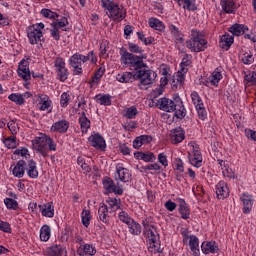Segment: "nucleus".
I'll return each instance as SVG.
<instances>
[{
    "mask_svg": "<svg viewBox=\"0 0 256 256\" xmlns=\"http://www.w3.org/2000/svg\"><path fill=\"white\" fill-rule=\"evenodd\" d=\"M157 105L161 111H166L167 113H174L177 119H185L187 115V109L183 105V100L181 97L176 96L173 100L169 98H160L157 102Z\"/></svg>",
    "mask_w": 256,
    "mask_h": 256,
    "instance_id": "nucleus-1",
    "label": "nucleus"
},
{
    "mask_svg": "<svg viewBox=\"0 0 256 256\" xmlns=\"http://www.w3.org/2000/svg\"><path fill=\"white\" fill-rule=\"evenodd\" d=\"M90 61L92 64L97 63V55L94 51H90L86 56L75 53L69 59V65L72 67L73 75H83V64Z\"/></svg>",
    "mask_w": 256,
    "mask_h": 256,
    "instance_id": "nucleus-2",
    "label": "nucleus"
},
{
    "mask_svg": "<svg viewBox=\"0 0 256 256\" xmlns=\"http://www.w3.org/2000/svg\"><path fill=\"white\" fill-rule=\"evenodd\" d=\"M207 47L208 42L203 37V34L197 29H192L190 39L186 41V48L192 53H201L202 51H205Z\"/></svg>",
    "mask_w": 256,
    "mask_h": 256,
    "instance_id": "nucleus-3",
    "label": "nucleus"
},
{
    "mask_svg": "<svg viewBox=\"0 0 256 256\" xmlns=\"http://www.w3.org/2000/svg\"><path fill=\"white\" fill-rule=\"evenodd\" d=\"M134 77L140 80L138 87L143 90L151 87L155 83L157 72L149 69L146 64V67H142L134 72Z\"/></svg>",
    "mask_w": 256,
    "mask_h": 256,
    "instance_id": "nucleus-4",
    "label": "nucleus"
},
{
    "mask_svg": "<svg viewBox=\"0 0 256 256\" xmlns=\"http://www.w3.org/2000/svg\"><path fill=\"white\" fill-rule=\"evenodd\" d=\"M120 61L122 65H127L131 67L136 73L138 69H143V67H147V64L143 62V57L134 55L133 53H129L127 49H120Z\"/></svg>",
    "mask_w": 256,
    "mask_h": 256,
    "instance_id": "nucleus-5",
    "label": "nucleus"
},
{
    "mask_svg": "<svg viewBox=\"0 0 256 256\" xmlns=\"http://www.w3.org/2000/svg\"><path fill=\"white\" fill-rule=\"evenodd\" d=\"M102 7L107 9L108 17L116 21L117 23H121L125 17H127V11L122 5H119L110 0H102Z\"/></svg>",
    "mask_w": 256,
    "mask_h": 256,
    "instance_id": "nucleus-6",
    "label": "nucleus"
},
{
    "mask_svg": "<svg viewBox=\"0 0 256 256\" xmlns=\"http://www.w3.org/2000/svg\"><path fill=\"white\" fill-rule=\"evenodd\" d=\"M188 147H190V151H192V154L189 153V162L193 167H196L199 169L201 165H203V155H201V149L199 148V145L195 142H190L188 144Z\"/></svg>",
    "mask_w": 256,
    "mask_h": 256,
    "instance_id": "nucleus-7",
    "label": "nucleus"
},
{
    "mask_svg": "<svg viewBox=\"0 0 256 256\" xmlns=\"http://www.w3.org/2000/svg\"><path fill=\"white\" fill-rule=\"evenodd\" d=\"M33 150L42 157H49V148L47 145V135H41L32 140Z\"/></svg>",
    "mask_w": 256,
    "mask_h": 256,
    "instance_id": "nucleus-8",
    "label": "nucleus"
},
{
    "mask_svg": "<svg viewBox=\"0 0 256 256\" xmlns=\"http://www.w3.org/2000/svg\"><path fill=\"white\" fill-rule=\"evenodd\" d=\"M31 61L30 57H27L26 59H22L18 64V76L25 81L24 87H27V85H31V70H29V62Z\"/></svg>",
    "mask_w": 256,
    "mask_h": 256,
    "instance_id": "nucleus-9",
    "label": "nucleus"
},
{
    "mask_svg": "<svg viewBox=\"0 0 256 256\" xmlns=\"http://www.w3.org/2000/svg\"><path fill=\"white\" fill-rule=\"evenodd\" d=\"M54 67L56 68L58 79L62 81V83L67 81L69 78V71L65 67V59L57 57L54 60Z\"/></svg>",
    "mask_w": 256,
    "mask_h": 256,
    "instance_id": "nucleus-10",
    "label": "nucleus"
},
{
    "mask_svg": "<svg viewBox=\"0 0 256 256\" xmlns=\"http://www.w3.org/2000/svg\"><path fill=\"white\" fill-rule=\"evenodd\" d=\"M27 37L29 39L30 45H41V43H45V37H43V31L32 28L31 26L28 28Z\"/></svg>",
    "mask_w": 256,
    "mask_h": 256,
    "instance_id": "nucleus-11",
    "label": "nucleus"
},
{
    "mask_svg": "<svg viewBox=\"0 0 256 256\" xmlns=\"http://www.w3.org/2000/svg\"><path fill=\"white\" fill-rule=\"evenodd\" d=\"M103 187L108 193L123 195V187L115 185V182L110 177H105L103 179Z\"/></svg>",
    "mask_w": 256,
    "mask_h": 256,
    "instance_id": "nucleus-12",
    "label": "nucleus"
},
{
    "mask_svg": "<svg viewBox=\"0 0 256 256\" xmlns=\"http://www.w3.org/2000/svg\"><path fill=\"white\" fill-rule=\"evenodd\" d=\"M88 141L91 147H94L99 151H105V148L107 147V144L105 143V138H103V136H101L99 133L89 136Z\"/></svg>",
    "mask_w": 256,
    "mask_h": 256,
    "instance_id": "nucleus-13",
    "label": "nucleus"
},
{
    "mask_svg": "<svg viewBox=\"0 0 256 256\" xmlns=\"http://www.w3.org/2000/svg\"><path fill=\"white\" fill-rule=\"evenodd\" d=\"M53 101L51 98L45 94L38 95V107L40 111H47V113H51L53 111Z\"/></svg>",
    "mask_w": 256,
    "mask_h": 256,
    "instance_id": "nucleus-14",
    "label": "nucleus"
},
{
    "mask_svg": "<svg viewBox=\"0 0 256 256\" xmlns=\"http://www.w3.org/2000/svg\"><path fill=\"white\" fill-rule=\"evenodd\" d=\"M170 141L172 145H179L185 141V130L181 127L174 128L170 131Z\"/></svg>",
    "mask_w": 256,
    "mask_h": 256,
    "instance_id": "nucleus-15",
    "label": "nucleus"
},
{
    "mask_svg": "<svg viewBox=\"0 0 256 256\" xmlns=\"http://www.w3.org/2000/svg\"><path fill=\"white\" fill-rule=\"evenodd\" d=\"M187 71H189L188 68H181V70L176 73V76H174L171 83L174 91H176L178 87L185 85V75H187Z\"/></svg>",
    "mask_w": 256,
    "mask_h": 256,
    "instance_id": "nucleus-16",
    "label": "nucleus"
},
{
    "mask_svg": "<svg viewBox=\"0 0 256 256\" xmlns=\"http://www.w3.org/2000/svg\"><path fill=\"white\" fill-rule=\"evenodd\" d=\"M240 201H242L243 204V213L245 215H249V213H251V211L253 210V203L255 201L253 199V195L249 193H243L240 196Z\"/></svg>",
    "mask_w": 256,
    "mask_h": 256,
    "instance_id": "nucleus-17",
    "label": "nucleus"
},
{
    "mask_svg": "<svg viewBox=\"0 0 256 256\" xmlns=\"http://www.w3.org/2000/svg\"><path fill=\"white\" fill-rule=\"evenodd\" d=\"M47 256H67V249L61 244H54L45 250Z\"/></svg>",
    "mask_w": 256,
    "mask_h": 256,
    "instance_id": "nucleus-18",
    "label": "nucleus"
},
{
    "mask_svg": "<svg viewBox=\"0 0 256 256\" xmlns=\"http://www.w3.org/2000/svg\"><path fill=\"white\" fill-rule=\"evenodd\" d=\"M142 225L144 227V233L146 235H150V237H155L157 235V229L155 228V223L153 222V218L147 217L142 221Z\"/></svg>",
    "mask_w": 256,
    "mask_h": 256,
    "instance_id": "nucleus-19",
    "label": "nucleus"
},
{
    "mask_svg": "<svg viewBox=\"0 0 256 256\" xmlns=\"http://www.w3.org/2000/svg\"><path fill=\"white\" fill-rule=\"evenodd\" d=\"M116 181H122V183H129L131 179V172L127 168L118 167L115 173Z\"/></svg>",
    "mask_w": 256,
    "mask_h": 256,
    "instance_id": "nucleus-20",
    "label": "nucleus"
},
{
    "mask_svg": "<svg viewBox=\"0 0 256 256\" xmlns=\"http://www.w3.org/2000/svg\"><path fill=\"white\" fill-rule=\"evenodd\" d=\"M109 213H111L109 207L105 203L100 204L98 208V217L105 225H109V221H111Z\"/></svg>",
    "mask_w": 256,
    "mask_h": 256,
    "instance_id": "nucleus-21",
    "label": "nucleus"
},
{
    "mask_svg": "<svg viewBox=\"0 0 256 256\" xmlns=\"http://www.w3.org/2000/svg\"><path fill=\"white\" fill-rule=\"evenodd\" d=\"M234 41H235V37L229 33H226L221 37L219 41V47L221 49H224V51H229Z\"/></svg>",
    "mask_w": 256,
    "mask_h": 256,
    "instance_id": "nucleus-22",
    "label": "nucleus"
},
{
    "mask_svg": "<svg viewBox=\"0 0 256 256\" xmlns=\"http://www.w3.org/2000/svg\"><path fill=\"white\" fill-rule=\"evenodd\" d=\"M216 195L218 199H227V197H229V187L225 181H220L217 183Z\"/></svg>",
    "mask_w": 256,
    "mask_h": 256,
    "instance_id": "nucleus-23",
    "label": "nucleus"
},
{
    "mask_svg": "<svg viewBox=\"0 0 256 256\" xmlns=\"http://www.w3.org/2000/svg\"><path fill=\"white\" fill-rule=\"evenodd\" d=\"M25 167H27V162L25 160H19L12 170V175L21 179L25 175Z\"/></svg>",
    "mask_w": 256,
    "mask_h": 256,
    "instance_id": "nucleus-24",
    "label": "nucleus"
},
{
    "mask_svg": "<svg viewBox=\"0 0 256 256\" xmlns=\"http://www.w3.org/2000/svg\"><path fill=\"white\" fill-rule=\"evenodd\" d=\"M40 213L43 217L52 218L55 215V207L53 206V202H48L43 205H39Z\"/></svg>",
    "mask_w": 256,
    "mask_h": 256,
    "instance_id": "nucleus-25",
    "label": "nucleus"
},
{
    "mask_svg": "<svg viewBox=\"0 0 256 256\" xmlns=\"http://www.w3.org/2000/svg\"><path fill=\"white\" fill-rule=\"evenodd\" d=\"M149 242H148V251L149 253H163V249H161V244L157 242V235L155 236H149Z\"/></svg>",
    "mask_w": 256,
    "mask_h": 256,
    "instance_id": "nucleus-26",
    "label": "nucleus"
},
{
    "mask_svg": "<svg viewBox=\"0 0 256 256\" xmlns=\"http://www.w3.org/2000/svg\"><path fill=\"white\" fill-rule=\"evenodd\" d=\"M228 31L230 33H232V35L236 36V37H240V35H245V33H247V31H249V27H247V25L245 24H234L232 25Z\"/></svg>",
    "mask_w": 256,
    "mask_h": 256,
    "instance_id": "nucleus-27",
    "label": "nucleus"
},
{
    "mask_svg": "<svg viewBox=\"0 0 256 256\" xmlns=\"http://www.w3.org/2000/svg\"><path fill=\"white\" fill-rule=\"evenodd\" d=\"M76 253L79 256H85V255L93 256L95 255V253H97V249H95V246L91 244H84L77 249Z\"/></svg>",
    "mask_w": 256,
    "mask_h": 256,
    "instance_id": "nucleus-28",
    "label": "nucleus"
},
{
    "mask_svg": "<svg viewBox=\"0 0 256 256\" xmlns=\"http://www.w3.org/2000/svg\"><path fill=\"white\" fill-rule=\"evenodd\" d=\"M51 131L56 133H67V131H69V121L60 120L55 122L51 127Z\"/></svg>",
    "mask_w": 256,
    "mask_h": 256,
    "instance_id": "nucleus-29",
    "label": "nucleus"
},
{
    "mask_svg": "<svg viewBox=\"0 0 256 256\" xmlns=\"http://www.w3.org/2000/svg\"><path fill=\"white\" fill-rule=\"evenodd\" d=\"M26 171L30 179H37V177H39V171L37 170V162H35L34 160L28 161Z\"/></svg>",
    "mask_w": 256,
    "mask_h": 256,
    "instance_id": "nucleus-30",
    "label": "nucleus"
},
{
    "mask_svg": "<svg viewBox=\"0 0 256 256\" xmlns=\"http://www.w3.org/2000/svg\"><path fill=\"white\" fill-rule=\"evenodd\" d=\"M78 123L80 125L82 133H87V131H89V129L91 128V120L87 118V114L85 112L81 113L78 119Z\"/></svg>",
    "mask_w": 256,
    "mask_h": 256,
    "instance_id": "nucleus-31",
    "label": "nucleus"
},
{
    "mask_svg": "<svg viewBox=\"0 0 256 256\" xmlns=\"http://www.w3.org/2000/svg\"><path fill=\"white\" fill-rule=\"evenodd\" d=\"M135 159H138L140 161H145V163H153L157 158L155 157V154L152 152L144 153V152H135L134 153Z\"/></svg>",
    "mask_w": 256,
    "mask_h": 256,
    "instance_id": "nucleus-32",
    "label": "nucleus"
},
{
    "mask_svg": "<svg viewBox=\"0 0 256 256\" xmlns=\"http://www.w3.org/2000/svg\"><path fill=\"white\" fill-rule=\"evenodd\" d=\"M202 252L205 253V255H208V253H217V243L215 241H206L201 244Z\"/></svg>",
    "mask_w": 256,
    "mask_h": 256,
    "instance_id": "nucleus-33",
    "label": "nucleus"
},
{
    "mask_svg": "<svg viewBox=\"0 0 256 256\" xmlns=\"http://www.w3.org/2000/svg\"><path fill=\"white\" fill-rule=\"evenodd\" d=\"M117 81L120 83H133L135 81V73L133 72H124L121 74H118L116 76Z\"/></svg>",
    "mask_w": 256,
    "mask_h": 256,
    "instance_id": "nucleus-34",
    "label": "nucleus"
},
{
    "mask_svg": "<svg viewBox=\"0 0 256 256\" xmlns=\"http://www.w3.org/2000/svg\"><path fill=\"white\" fill-rule=\"evenodd\" d=\"M178 5L182 9H185L186 11H197V5L195 4V0H176Z\"/></svg>",
    "mask_w": 256,
    "mask_h": 256,
    "instance_id": "nucleus-35",
    "label": "nucleus"
},
{
    "mask_svg": "<svg viewBox=\"0 0 256 256\" xmlns=\"http://www.w3.org/2000/svg\"><path fill=\"white\" fill-rule=\"evenodd\" d=\"M179 213L182 219H189L191 215V211L189 210V206L183 199H179Z\"/></svg>",
    "mask_w": 256,
    "mask_h": 256,
    "instance_id": "nucleus-36",
    "label": "nucleus"
},
{
    "mask_svg": "<svg viewBox=\"0 0 256 256\" xmlns=\"http://www.w3.org/2000/svg\"><path fill=\"white\" fill-rule=\"evenodd\" d=\"M220 5L224 13H235V2L233 0H221Z\"/></svg>",
    "mask_w": 256,
    "mask_h": 256,
    "instance_id": "nucleus-37",
    "label": "nucleus"
},
{
    "mask_svg": "<svg viewBox=\"0 0 256 256\" xmlns=\"http://www.w3.org/2000/svg\"><path fill=\"white\" fill-rule=\"evenodd\" d=\"M106 203L108 204V210H110V213H115V211L119 210L121 208V199L117 198H109L106 200Z\"/></svg>",
    "mask_w": 256,
    "mask_h": 256,
    "instance_id": "nucleus-38",
    "label": "nucleus"
},
{
    "mask_svg": "<svg viewBox=\"0 0 256 256\" xmlns=\"http://www.w3.org/2000/svg\"><path fill=\"white\" fill-rule=\"evenodd\" d=\"M190 250L195 255H199V238L195 235H190V240H188V244Z\"/></svg>",
    "mask_w": 256,
    "mask_h": 256,
    "instance_id": "nucleus-39",
    "label": "nucleus"
},
{
    "mask_svg": "<svg viewBox=\"0 0 256 256\" xmlns=\"http://www.w3.org/2000/svg\"><path fill=\"white\" fill-rule=\"evenodd\" d=\"M148 24L151 29H155L156 31L160 32L165 31V24H163V22L157 18H150Z\"/></svg>",
    "mask_w": 256,
    "mask_h": 256,
    "instance_id": "nucleus-40",
    "label": "nucleus"
},
{
    "mask_svg": "<svg viewBox=\"0 0 256 256\" xmlns=\"http://www.w3.org/2000/svg\"><path fill=\"white\" fill-rule=\"evenodd\" d=\"M67 25H69V20H67V17H61L60 19H57L55 22L52 23V27H56L57 29H61L62 31H69Z\"/></svg>",
    "mask_w": 256,
    "mask_h": 256,
    "instance_id": "nucleus-41",
    "label": "nucleus"
},
{
    "mask_svg": "<svg viewBox=\"0 0 256 256\" xmlns=\"http://www.w3.org/2000/svg\"><path fill=\"white\" fill-rule=\"evenodd\" d=\"M169 31L172 35V37H174V39H176V41H178L179 43H183L184 39H183V33L181 32V30H179V28L173 24H171L169 26Z\"/></svg>",
    "mask_w": 256,
    "mask_h": 256,
    "instance_id": "nucleus-42",
    "label": "nucleus"
},
{
    "mask_svg": "<svg viewBox=\"0 0 256 256\" xmlns=\"http://www.w3.org/2000/svg\"><path fill=\"white\" fill-rule=\"evenodd\" d=\"M128 231L131 235H141V224L137 223L135 220H132V222L128 224Z\"/></svg>",
    "mask_w": 256,
    "mask_h": 256,
    "instance_id": "nucleus-43",
    "label": "nucleus"
},
{
    "mask_svg": "<svg viewBox=\"0 0 256 256\" xmlns=\"http://www.w3.org/2000/svg\"><path fill=\"white\" fill-rule=\"evenodd\" d=\"M49 239H51V227L43 225L40 229V240L47 242Z\"/></svg>",
    "mask_w": 256,
    "mask_h": 256,
    "instance_id": "nucleus-44",
    "label": "nucleus"
},
{
    "mask_svg": "<svg viewBox=\"0 0 256 256\" xmlns=\"http://www.w3.org/2000/svg\"><path fill=\"white\" fill-rule=\"evenodd\" d=\"M105 74V68L100 67L95 72L94 76L89 81L90 85H99V81H101V77Z\"/></svg>",
    "mask_w": 256,
    "mask_h": 256,
    "instance_id": "nucleus-45",
    "label": "nucleus"
},
{
    "mask_svg": "<svg viewBox=\"0 0 256 256\" xmlns=\"http://www.w3.org/2000/svg\"><path fill=\"white\" fill-rule=\"evenodd\" d=\"M190 97H191V101H192L193 105L195 106V109L197 107H203V105H205L203 103V99H201V96L199 95V92L193 91L191 93Z\"/></svg>",
    "mask_w": 256,
    "mask_h": 256,
    "instance_id": "nucleus-46",
    "label": "nucleus"
},
{
    "mask_svg": "<svg viewBox=\"0 0 256 256\" xmlns=\"http://www.w3.org/2000/svg\"><path fill=\"white\" fill-rule=\"evenodd\" d=\"M94 99H96L101 105H111V95L109 94H98Z\"/></svg>",
    "mask_w": 256,
    "mask_h": 256,
    "instance_id": "nucleus-47",
    "label": "nucleus"
},
{
    "mask_svg": "<svg viewBox=\"0 0 256 256\" xmlns=\"http://www.w3.org/2000/svg\"><path fill=\"white\" fill-rule=\"evenodd\" d=\"M221 79H223V75L219 71H214L209 77V81L214 87H217L219 85V81H221Z\"/></svg>",
    "mask_w": 256,
    "mask_h": 256,
    "instance_id": "nucleus-48",
    "label": "nucleus"
},
{
    "mask_svg": "<svg viewBox=\"0 0 256 256\" xmlns=\"http://www.w3.org/2000/svg\"><path fill=\"white\" fill-rule=\"evenodd\" d=\"M4 205L7 207V209H10L12 211H17V209H19V203L12 198H5Z\"/></svg>",
    "mask_w": 256,
    "mask_h": 256,
    "instance_id": "nucleus-49",
    "label": "nucleus"
},
{
    "mask_svg": "<svg viewBox=\"0 0 256 256\" xmlns=\"http://www.w3.org/2000/svg\"><path fill=\"white\" fill-rule=\"evenodd\" d=\"M81 219L84 227H89V225H91V211L83 210L81 213Z\"/></svg>",
    "mask_w": 256,
    "mask_h": 256,
    "instance_id": "nucleus-50",
    "label": "nucleus"
},
{
    "mask_svg": "<svg viewBox=\"0 0 256 256\" xmlns=\"http://www.w3.org/2000/svg\"><path fill=\"white\" fill-rule=\"evenodd\" d=\"M137 115H139V111L137 110V107L131 106L125 110L124 117H126V119H135Z\"/></svg>",
    "mask_w": 256,
    "mask_h": 256,
    "instance_id": "nucleus-51",
    "label": "nucleus"
},
{
    "mask_svg": "<svg viewBox=\"0 0 256 256\" xmlns=\"http://www.w3.org/2000/svg\"><path fill=\"white\" fill-rule=\"evenodd\" d=\"M71 235H73V231H71L70 227H66L62 232L60 236L61 243H67L69 241Z\"/></svg>",
    "mask_w": 256,
    "mask_h": 256,
    "instance_id": "nucleus-52",
    "label": "nucleus"
},
{
    "mask_svg": "<svg viewBox=\"0 0 256 256\" xmlns=\"http://www.w3.org/2000/svg\"><path fill=\"white\" fill-rule=\"evenodd\" d=\"M8 99L13 101V103H17V105H23V103H25V99H23L21 94H10Z\"/></svg>",
    "mask_w": 256,
    "mask_h": 256,
    "instance_id": "nucleus-53",
    "label": "nucleus"
},
{
    "mask_svg": "<svg viewBox=\"0 0 256 256\" xmlns=\"http://www.w3.org/2000/svg\"><path fill=\"white\" fill-rule=\"evenodd\" d=\"M241 61L244 65H251L255 61V58L251 52H246L243 54Z\"/></svg>",
    "mask_w": 256,
    "mask_h": 256,
    "instance_id": "nucleus-54",
    "label": "nucleus"
},
{
    "mask_svg": "<svg viewBox=\"0 0 256 256\" xmlns=\"http://www.w3.org/2000/svg\"><path fill=\"white\" fill-rule=\"evenodd\" d=\"M41 15L46 19H57L59 17V14L45 8L41 10Z\"/></svg>",
    "mask_w": 256,
    "mask_h": 256,
    "instance_id": "nucleus-55",
    "label": "nucleus"
},
{
    "mask_svg": "<svg viewBox=\"0 0 256 256\" xmlns=\"http://www.w3.org/2000/svg\"><path fill=\"white\" fill-rule=\"evenodd\" d=\"M4 145L7 149H15L17 147V140L15 137H9L4 140Z\"/></svg>",
    "mask_w": 256,
    "mask_h": 256,
    "instance_id": "nucleus-56",
    "label": "nucleus"
},
{
    "mask_svg": "<svg viewBox=\"0 0 256 256\" xmlns=\"http://www.w3.org/2000/svg\"><path fill=\"white\" fill-rule=\"evenodd\" d=\"M196 111L199 119H201L202 121H205L207 119V110L205 109V104L196 107Z\"/></svg>",
    "mask_w": 256,
    "mask_h": 256,
    "instance_id": "nucleus-57",
    "label": "nucleus"
},
{
    "mask_svg": "<svg viewBox=\"0 0 256 256\" xmlns=\"http://www.w3.org/2000/svg\"><path fill=\"white\" fill-rule=\"evenodd\" d=\"M118 217L119 220L122 221V223H125L126 225H128L129 223H133V218L129 217V214H127V212L125 211L120 212Z\"/></svg>",
    "mask_w": 256,
    "mask_h": 256,
    "instance_id": "nucleus-58",
    "label": "nucleus"
},
{
    "mask_svg": "<svg viewBox=\"0 0 256 256\" xmlns=\"http://www.w3.org/2000/svg\"><path fill=\"white\" fill-rule=\"evenodd\" d=\"M7 127L12 135H17V133L19 132V125L17 124V122H15V120L8 122Z\"/></svg>",
    "mask_w": 256,
    "mask_h": 256,
    "instance_id": "nucleus-59",
    "label": "nucleus"
},
{
    "mask_svg": "<svg viewBox=\"0 0 256 256\" xmlns=\"http://www.w3.org/2000/svg\"><path fill=\"white\" fill-rule=\"evenodd\" d=\"M69 101H71V96L67 92H63L60 97V105L61 107H67L69 105Z\"/></svg>",
    "mask_w": 256,
    "mask_h": 256,
    "instance_id": "nucleus-60",
    "label": "nucleus"
},
{
    "mask_svg": "<svg viewBox=\"0 0 256 256\" xmlns=\"http://www.w3.org/2000/svg\"><path fill=\"white\" fill-rule=\"evenodd\" d=\"M244 79H245V81H247V83H251V85H255V83H256V72L255 71H250V72L246 73Z\"/></svg>",
    "mask_w": 256,
    "mask_h": 256,
    "instance_id": "nucleus-61",
    "label": "nucleus"
},
{
    "mask_svg": "<svg viewBox=\"0 0 256 256\" xmlns=\"http://www.w3.org/2000/svg\"><path fill=\"white\" fill-rule=\"evenodd\" d=\"M46 143L48 145V151H57V143L50 136H46Z\"/></svg>",
    "mask_w": 256,
    "mask_h": 256,
    "instance_id": "nucleus-62",
    "label": "nucleus"
},
{
    "mask_svg": "<svg viewBox=\"0 0 256 256\" xmlns=\"http://www.w3.org/2000/svg\"><path fill=\"white\" fill-rule=\"evenodd\" d=\"M191 59L192 56L189 54H185L184 57L182 58V62L180 64L181 69H187V67H189V65H191Z\"/></svg>",
    "mask_w": 256,
    "mask_h": 256,
    "instance_id": "nucleus-63",
    "label": "nucleus"
},
{
    "mask_svg": "<svg viewBox=\"0 0 256 256\" xmlns=\"http://www.w3.org/2000/svg\"><path fill=\"white\" fill-rule=\"evenodd\" d=\"M128 49L130 53H143V48L133 42L128 43Z\"/></svg>",
    "mask_w": 256,
    "mask_h": 256,
    "instance_id": "nucleus-64",
    "label": "nucleus"
}]
</instances>
